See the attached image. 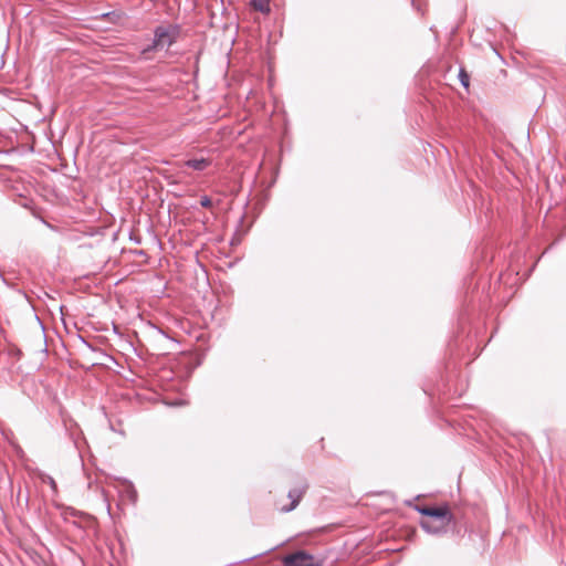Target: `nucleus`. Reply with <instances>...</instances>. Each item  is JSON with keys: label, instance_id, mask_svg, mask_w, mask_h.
Here are the masks:
<instances>
[{"label": "nucleus", "instance_id": "obj_1", "mask_svg": "<svg viewBox=\"0 0 566 566\" xmlns=\"http://www.w3.org/2000/svg\"><path fill=\"white\" fill-rule=\"evenodd\" d=\"M178 28L177 27H157L154 31V40L150 45L142 50V54L146 55L147 53L171 46L177 38Z\"/></svg>", "mask_w": 566, "mask_h": 566}, {"label": "nucleus", "instance_id": "obj_2", "mask_svg": "<svg viewBox=\"0 0 566 566\" xmlns=\"http://www.w3.org/2000/svg\"><path fill=\"white\" fill-rule=\"evenodd\" d=\"M416 511L424 516H429L439 523L451 524L454 521L453 514L447 505L438 507L416 506Z\"/></svg>", "mask_w": 566, "mask_h": 566}, {"label": "nucleus", "instance_id": "obj_3", "mask_svg": "<svg viewBox=\"0 0 566 566\" xmlns=\"http://www.w3.org/2000/svg\"><path fill=\"white\" fill-rule=\"evenodd\" d=\"M283 563L285 566H322L321 563H314L313 556L303 551L284 556Z\"/></svg>", "mask_w": 566, "mask_h": 566}, {"label": "nucleus", "instance_id": "obj_4", "mask_svg": "<svg viewBox=\"0 0 566 566\" xmlns=\"http://www.w3.org/2000/svg\"><path fill=\"white\" fill-rule=\"evenodd\" d=\"M306 490H307V484H305V483L291 489L287 493V497L291 500V503L286 506H282L280 509L281 512L289 513V512L293 511L294 509H296V506L298 505L303 495L305 494Z\"/></svg>", "mask_w": 566, "mask_h": 566}, {"label": "nucleus", "instance_id": "obj_5", "mask_svg": "<svg viewBox=\"0 0 566 566\" xmlns=\"http://www.w3.org/2000/svg\"><path fill=\"white\" fill-rule=\"evenodd\" d=\"M450 524L446 523H439L434 520L432 521H421L420 526L423 531H426L429 534L439 535L447 532V527Z\"/></svg>", "mask_w": 566, "mask_h": 566}, {"label": "nucleus", "instance_id": "obj_6", "mask_svg": "<svg viewBox=\"0 0 566 566\" xmlns=\"http://www.w3.org/2000/svg\"><path fill=\"white\" fill-rule=\"evenodd\" d=\"M211 165V160L208 158H193L188 159L184 163V166L192 168L193 170L202 171Z\"/></svg>", "mask_w": 566, "mask_h": 566}, {"label": "nucleus", "instance_id": "obj_7", "mask_svg": "<svg viewBox=\"0 0 566 566\" xmlns=\"http://www.w3.org/2000/svg\"><path fill=\"white\" fill-rule=\"evenodd\" d=\"M251 3L260 12L265 13L270 11L269 0H251Z\"/></svg>", "mask_w": 566, "mask_h": 566}, {"label": "nucleus", "instance_id": "obj_8", "mask_svg": "<svg viewBox=\"0 0 566 566\" xmlns=\"http://www.w3.org/2000/svg\"><path fill=\"white\" fill-rule=\"evenodd\" d=\"M459 77H460V82L461 84L464 86V87H468L469 86V75L463 71L461 70L460 73H459Z\"/></svg>", "mask_w": 566, "mask_h": 566}, {"label": "nucleus", "instance_id": "obj_9", "mask_svg": "<svg viewBox=\"0 0 566 566\" xmlns=\"http://www.w3.org/2000/svg\"><path fill=\"white\" fill-rule=\"evenodd\" d=\"M200 205L203 208H210L212 202L211 199L208 196H202L200 199Z\"/></svg>", "mask_w": 566, "mask_h": 566}, {"label": "nucleus", "instance_id": "obj_10", "mask_svg": "<svg viewBox=\"0 0 566 566\" xmlns=\"http://www.w3.org/2000/svg\"><path fill=\"white\" fill-rule=\"evenodd\" d=\"M49 483H50L51 488L55 491L56 490V483H55L54 479L49 478Z\"/></svg>", "mask_w": 566, "mask_h": 566}]
</instances>
